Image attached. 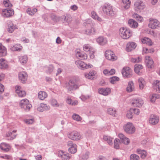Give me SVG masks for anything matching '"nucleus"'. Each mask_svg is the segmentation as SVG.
<instances>
[{"label": "nucleus", "mask_w": 160, "mask_h": 160, "mask_svg": "<svg viewBox=\"0 0 160 160\" xmlns=\"http://www.w3.org/2000/svg\"><path fill=\"white\" fill-rule=\"evenodd\" d=\"M101 8L103 12L108 16L112 17L114 15L115 13L113 7L110 3H105L101 6Z\"/></svg>", "instance_id": "obj_1"}, {"label": "nucleus", "mask_w": 160, "mask_h": 160, "mask_svg": "<svg viewBox=\"0 0 160 160\" xmlns=\"http://www.w3.org/2000/svg\"><path fill=\"white\" fill-rule=\"evenodd\" d=\"M119 34L122 38L124 39H127L131 36L132 32L129 29L126 27H123L120 28Z\"/></svg>", "instance_id": "obj_2"}, {"label": "nucleus", "mask_w": 160, "mask_h": 160, "mask_svg": "<svg viewBox=\"0 0 160 160\" xmlns=\"http://www.w3.org/2000/svg\"><path fill=\"white\" fill-rule=\"evenodd\" d=\"M123 129L127 133L132 134L135 131V128L132 123L128 122L123 126Z\"/></svg>", "instance_id": "obj_3"}, {"label": "nucleus", "mask_w": 160, "mask_h": 160, "mask_svg": "<svg viewBox=\"0 0 160 160\" xmlns=\"http://www.w3.org/2000/svg\"><path fill=\"white\" fill-rule=\"evenodd\" d=\"M134 10L135 11L141 12L143 10L145 7V5L144 2L141 0H137L134 3Z\"/></svg>", "instance_id": "obj_4"}, {"label": "nucleus", "mask_w": 160, "mask_h": 160, "mask_svg": "<svg viewBox=\"0 0 160 160\" xmlns=\"http://www.w3.org/2000/svg\"><path fill=\"white\" fill-rule=\"evenodd\" d=\"M68 136L69 139L74 141L80 140L82 138L80 134L75 131L69 132L68 134Z\"/></svg>", "instance_id": "obj_5"}, {"label": "nucleus", "mask_w": 160, "mask_h": 160, "mask_svg": "<svg viewBox=\"0 0 160 160\" xmlns=\"http://www.w3.org/2000/svg\"><path fill=\"white\" fill-rule=\"evenodd\" d=\"M78 81L76 78L71 79L67 84V87L68 91H70L73 89H76L78 87L77 84Z\"/></svg>", "instance_id": "obj_6"}, {"label": "nucleus", "mask_w": 160, "mask_h": 160, "mask_svg": "<svg viewBox=\"0 0 160 160\" xmlns=\"http://www.w3.org/2000/svg\"><path fill=\"white\" fill-rule=\"evenodd\" d=\"M19 105L22 108L26 111H29L32 107V105L29 103V101L26 99L22 100L20 102Z\"/></svg>", "instance_id": "obj_7"}, {"label": "nucleus", "mask_w": 160, "mask_h": 160, "mask_svg": "<svg viewBox=\"0 0 160 160\" xmlns=\"http://www.w3.org/2000/svg\"><path fill=\"white\" fill-rule=\"evenodd\" d=\"M75 64L80 69H85L92 68V65L90 64H87L83 62L80 60H77L75 62Z\"/></svg>", "instance_id": "obj_8"}, {"label": "nucleus", "mask_w": 160, "mask_h": 160, "mask_svg": "<svg viewBox=\"0 0 160 160\" xmlns=\"http://www.w3.org/2000/svg\"><path fill=\"white\" fill-rule=\"evenodd\" d=\"M67 145L68 147V152L72 153L74 154L77 151V145L72 141H68L67 142Z\"/></svg>", "instance_id": "obj_9"}, {"label": "nucleus", "mask_w": 160, "mask_h": 160, "mask_svg": "<svg viewBox=\"0 0 160 160\" xmlns=\"http://www.w3.org/2000/svg\"><path fill=\"white\" fill-rule=\"evenodd\" d=\"M149 27L153 29H155L160 26L159 22L156 19L150 18L149 19Z\"/></svg>", "instance_id": "obj_10"}, {"label": "nucleus", "mask_w": 160, "mask_h": 160, "mask_svg": "<svg viewBox=\"0 0 160 160\" xmlns=\"http://www.w3.org/2000/svg\"><path fill=\"white\" fill-rule=\"evenodd\" d=\"M105 55L106 58L109 60L113 61L117 59V56L111 51H106Z\"/></svg>", "instance_id": "obj_11"}, {"label": "nucleus", "mask_w": 160, "mask_h": 160, "mask_svg": "<svg viewBox=\"0 0 160 160\" xmlns=\"http://www.w3.org/2000/svg\"><path fill=\"white\" fill-rule=\"evenodd\" d=\"M159 119L158 116L154 115H151L149 118V123L152 125L157 124L159 121Z\"/></svg>", "instance_id": "obj_12"}, {"label": "nucleus", "mask_w": 160, "mask_h": 160, "mask_svg": "<svg viewBox=\"0 0 160 160\" xmlns=\"http://www.w3.org/2000/svg\"><path fill=\"white\" fill-rule=\"evenodd\" d=\"M18 78L22 83H26L28 78V74L25 72H20L18 73Z\"/></svg>", "instance_id": "obj_13"}, {"label": "nucleus", "mask_w": 160, "mask_h": 160, "mask_svg": "<svg viewBox=\"0 0 160 160\" xmlns=\"http://www.w3.org/2000/svg\"><path fill=\"white\" fill-rule=\"evenodd\" d=\"M145 62L147 67L148 68H152L153 67V61L152 58L149 56H145Z\"/></svg>", "instance_id": "obj_14"}, {"label": "nucleus", "mask_w": 160, "mask_h": 160, "mask_svg": "<svg viewBox=\"0 0 160 160\" xmlns=\"http://www.w3.org/2000/svg\"><path fill=\"white\" fill-rule=\"evenodd\" d=\"M16 92L18 96L20 97H23L26 95V92L23 90L19 86H16L15 87Z\"/></svg>", "instance_id": "obj_15"}, {"label": "nucleus", "mask_w": 160, "mask_h": 160, "mask_svg": "<svg viewBox=\"0 0 160 160\" xmlns=\"http://www.w3.org/2000/svg\"><path fill=\"white\" fill-rule=\"evenodd\" d=\"M122 73L124 77L129 78L131 76L132 70L129 67H125L123 68Z\"/></svg>", "instance_id": "obj_16"}, {"label": "nucleus", "mask_w": 160, "mask_h": 160, "mask_svg": "<svg viewBox=\"0 0 160 160\" xmlns=\"http://www.w3.org/2000/svg\"><path fill=\"white\" fill-rule=\"evenodd\" d=\"M14 14V11L13 10L9 9H5L2 11V15L4 17L8 18L10 17Z\"/></svg>", "instance_id": "obj_17"}, {"label": "nucleus", "mask_w": 160, "mask_h": 160, "mask_svg": "<svg viewBox=\"0 0 160 160\" xmlns=\"http://www.w3.org/2000/svg\"><path fill=\"white\" fill-rule=\"evenodd\" d=\"M144 102L140 98H137L133 99L132 102V104L135 107H140L143 104Z\"/></svg>", "instance_id": "obj_18"}, {"label": "nucleus", "mask_w": 160, "mask_h": 160, "mask_svg": "<svg viewBox=\"0 0 160 160\" xmlns=\"http://www.w3.org/2000/svg\"><path fill=\"white\" fill-rule=\"evenodd\" d=\"M50 108L49 105L43 103H41L38 108L37 110L40 112H42L45 110H49Z\"/></svg>", "instance_id": "obj_19"}, {"label": "nucleus", "mask_w": 160, "mask_h": 160, "mask_svg": "<svg viewBox=\"0 0 160 160\" xmlns=\"http://www.w3.org/2000/svg\"><path fill=\"white\" fill-rule=\"evenodd\" d=\"M98 92L104 96H107L111 92V90L109 88H101L99 89Z\"/></svg>", "instance_id": "obj_20"}, {"label": "nucleus", "mask_w": 160, "mask_h": 160, "mask_svg": "<svg viewBox=\"0 0 160 160\" xmlns=\"http://www.w3.org/2000/svg\"><path fill=\"white\" fill-rule=\"evenodd\" d=\"M137 46L136 43L133 42H129L126 45V50L127 52H130L134 49Z\"/></svg>", "instance_id": "obj_21"}, {"label": "nucleus", "mask_w": 160, "mask_h": 160, "mask_svg": "<svg viewBox=\"0 0 160 160\" xmlns=\"http://www.w3.org/2000/svg\"><path fill=\"white\" fill-rule=\"evenodd\" d=\"M16 130H13L12 132H8L7 133L6 136L8 140H12L15 138L17 135L16 134Z\"/></svg>", "instance_id": "obj_22"}, {"label": "nucleus", "mask_w": 160, "mask_h": 160, "mask_svg": "<svg viewBox=\"0 0 160 160\" xmlns=\"http://www.w3.org/2000/svg\"><path fill=\"white\" fill-rule=\"evenodd\" d=\"M76 55L77 58L79 59L84 60L87 58V55L84 52H81L79 50H77L76 51Z\"/></svg>", "instance_id": "obj_23"}, {"label": "nucleus", "mask_w": 160, "mask_h": 160, "mask_svg": "<svg viewBox=\"0 0 160 160\" xmlns=\"http://www.w3.org/2000/svg\"><path fill=\"white\" fill-rule=\"evenodd\" d=\"M58 154L62 158L66 160L69 159L71 156L70 154L65 152L63 151H59Z\"/></svg>", "instance_id": "obj_24"}, {"label": "nucleus", "mask_w": 160, "mask_h": 160, "mask_svg": "<svg viewBox=\"0 0 160 160\" xmlns=\"http://www.w3.org/2000/svg\"><path fill=\"white\" fill-rule=\"evenodd\" d=\"M19 62L22 65L26 64L28 60V58L27 55L20 56L18 57Z\"/></svg>", "instance_id": "obj_25"}, {"label": "nucleus", "mask_w": 160, "mask_h": 160, "mask_svg": "<svg viewBox=\"0 0 160 160\" xmlns=\"http://www.w3.org/2000/svg\"><path fill=\"white\" fill-rule=\"evenodd\" d=\"M134 90V86L133 82L132 81H129L126 88V91L128 92H132Z\"/></svg>", "instance_id": "obj_26"}, {"label": "nucleus", "mask_w": 160, "mask_h": 160, "mask_svg": "<svg viewBox=\"0 0 160 160\" xmlns=\"http://www.w3.org/2000/svg\"><path fill=\"white\" fill-rule=\"evenodd\" d=\"M96 41L99 44L102 45L106 44L107 42L106 38L102 36L99 37L97 38Z\"/></svg>", "instance_id": "obj_27"}, {"label": "nucleus", "mask_w": 160, "mask_h": 160, "mask_svg": "<svg viewBox=\"0 0 160 160\" xmlns=\"http://www.w3.org/2000/svg\"><path fill=\"white\" fill-rule=\"evenodd\" d=\"M131 4V2L129 0H122V6L123 8L127 9L129 8Z\"/></svg>", "instance_id": "obj_28"}, {"label": "nucleus", "mask_w": 160, "mask_h": 160, "mask_svg": "<svg viewBox=\"0 0 160 160\" xmlns=\"http://www.w3.org/2000/svg\"><path fill=\"white\" fill-rule=\"evenodd\" d=\"M0 148L4 151L7 152L10 149V146L8 144L5 143H2L0 144Z\"/></svg>", "instance_id": "obj_29"}, {"label": "nucleus", "mask_w": 160, "mask_h": 160, "mask_svg": "<svg viewBox=\"0 0 160 160\" xmlns=\"http://www.w3.org/2000/svg\"><path fill=\"white\" fill-rule=\"evenodd\" d=\"M96 74V72L94 71H92L89 72H86L84 74V76L86 78L92 79L94 78V76L95 74Z\"/></svg>", "instance_id": "obj_30"}, {"label": "nucleus", "mask_w": 160, "mask_h": 160, "mask_svg": "<svg viewBox=\"0 0 160 160\" xmlns=\"http://www.w3.org/2000/svg\"><path fill=\"white\" fill-rule=\"evenodd\" d=\"M128 24L129 26L132 28H136L138 26V22L132 19H130L128 20Z\"/></svg>", "instance_id": "obj_31"}, {"label": "nucleus", "mask_w": 160, "mask_h": 160, "mask_svg": "<svg viewBox=\"0 0 160 160\" xmlns=\"http://www.w3.org/2000/svg\"><path fill=\"white\" fill-rule=\"evenodd\" d=\"M139 88L140 89H143L146 85L145 81L143 78H140L138 79Z\"/></svg>", "instance_id": "obj_32"}, {"label": "nucleus", "mask_w": 160, "mask_h": 160, "mask_svg": "<svg viewBox=\"0 0 160 160\" xmlns=\"http://www.w3.org/2000/svg\"><path fill=\"white\" fill-rule=\"evenodd\" d=\"M90 152L87 151L81 154L79 156V158L81 160H87L89 157Z\"/></svg>", "instance_id": "obj_33"}, {"label": "nucleus", "mask_w": 160, "mask_h": 160, "mask_svg": "<svg viewBox=\"0 0 160 160\" xmlns=\"http://www.w3.org/2000/svg\"><path fill=\"white\" fill-rule=\"evenodd\" d=\"M8 67L7 62L3 58L0 59V68L1 69L6 68Z\"/></svg>", "instance_id": "obj_34"}, {"label": "nucleus", "mask_w": 160, "mask_h": 160, "mask_svg": "<svg viewBox=\"0 0 160 160\" xmlns=\"http://www.w3.org/2000/svg\"><path fill=\"white\" fill-rule=\"evenodd\" d=\"M153 87L158 92H160V81L158 80L155 81L154 82Z\"/></svg>", "instance_id": "obj_35"}, {"label": "nucleus", "mask_w": 160, "mask_h": 160, "mask_svg": "<svg viewBox=\"0 0 160 160\" xmlns=\"http://www.w3.org/2000/svg\"><path fill=\"white\" fill-rule=\"evenodd\" d=\"M47 93L44 91H40L38 94V98L41 100H43L47 97Z\"/></svg>", "instance_id": "obj_36"}, {"label": "nucleus", "mask_w": 160, "mask_h": 160, "mask_svg": "<svg viewBox=\"0 0 160 160\" xmlns=\"http://www.w3.org/2000/svg\"><path fill=\"white\" fill-rule=\"evenodd\" d=\"M10 50L13 51H19L21 50L22 49V47L20 44H16L10 48Z\"/></svg>", "instance_id": "obj_37"}, {"label": "nucleus", "mask_w": 160, "mask_h": 160, "mask_svg": "<svg viewBox=\"0 0 160 160\" xmlns=\"http://www.w3.org/2000/svg\"><path fill=\"white\" fill-rule=\"evenodd\" d=\"M141 41L142 43L146 44L150 46H152V44L151 40L148 38L144 37L142 39Z\"/></svg>", "instance_id": "obj_38"}, {"label": "nucleus", "mask_w": 160, "mask_h": 160, "mask_svg": "<svg viewBox=\"0 0 160 160\" xmlns=\"http://www.w3.org/2000/svg\"><path fill=\"white\" fill-rule=\"evenodd\" d=\"M137 152L138 154H141V157L142 158H144L147 156L146 152L144 150L138 149Z\"/></svg>", "instance_id": "obj_39"}, {"label": "nucleus", "mask_w": 160, "mask_h": 160, "mask_svg": "<svg viewBox=\"0 0 160 160\" xmlns=\"http://www.w3.org/2000/svg\"><path fill=\"white\" fill-rule=\"evenodd\" d=\"M54 69L53 66L52 65H50L48 67H45L44 68V70L48 74L51 73Z\"/></svg>", "instance_id": "obj_40"}, {"label": "nucleus", "mask_w": 160, "mask_h": 160, "mask_svg": "<svg viewBox=\"0 0 160 160\" xmlns=\"http://www.w3.org/2000/svg\"><path fill=\"white\" fill-rule=\"evenodd\" d=\"M86 33L88 35H93L95 34L96 30L93 28H91L88 29L85 31Z\"/></svg>", "instance_id": "obj_41"}, {"label": "nucleus", "mask_w": 160, "mask_h": 160, "mask_svg": "<svg viewBox=\"0 0 160 160\" xmlns=\"http://www.w3.org/2000/svg\"><path fill=\"white\" fill-rule=\"evenodd\" d=\"M91 15L92 18L93 19L97 20L99 22L102 21V19L97 15L95 11H92L91 12Z\"/></svg>", "instance_id": "obj_42"}, {"label": "nucleus", "mask_w": 160, "mask_h": 160, "mask_svg": "<svg viewBox=\"0 0 160 160\" xmlns=\"http://www.w3.org/2000/svg\"><path fill=\"white\" fill-rule=\"evenodd\" d=\"M132 16L134 18H136L140 22H142L143 20V17L136 13H133L132 14Z\"/></svg>", "instance_id": "obj_43"}, {"label": "nucleus", "mask_w": 160, "mask_h": 160, "mask_svg": "<svg viewBox=\"0 0 160 160\" xmlns=\"http://www.w3.org/2000/svg\"><path fill=\"white\" fill-rule=\"evenodd\" d=\"M26 11L29 15L32 16L37 11V10L36 8L31 9L29 8L27 9Z\"/></svg>", "instance_id": "obj_44"}, {"label": "nucleus", "mask_w": 160, "mask_h": 160, "mask_svg": "<svg viewBox=\"0 0 160 160\" xmlns=\"http://www.w3.org/2000/svg\"><path fill=\"white\" fill-rule=\"evenodd\" d=\"M103 140L106 141L109 145L112 143V138L109 136L104 135L103 136Z\"/></svg>", "instance_id": "obj_45"}, {"label": "nucleus", "mask_w": 160, "mask_h": 160, "mask_svg": "<svg viewBox=\"0 0 160 160\" xmlns=\"http://www.w3.org/2000/svg\"><path fill=\"white\" fill-rule=\"evenodd\" d=\"M143 66L139 64H136L135 65L134 71L135 72L137 73H138L140 72V70L142 69Z\"/></svg>", "instance_id": "obj_46"}, {"label": "nucleus", "mask_w": 160, "mask_h": 160, "mask_svg": "<svg viewBox=\"0 0 160 160\" xmlns=\"http://www.w3.org/2000/svg\"><path fill=\"white\" fill-rule=\"evenodd\" d=\"M6 49L3 46H2L0 48V57L5 56L6 54Z\"/></svg>", "instance_id": "obj_47"}, {"label": "nucleus", "mask_w": 160, "mask_h": 160, "mask_svg": "<svg viewBox=\"0 0 160 160\" xmlns=\"http://www.w3.org/2000/svg\"><path fill=\"white\" fill-rule=\"evenodd\" d=\"M17 28V27L14 25V24L12 23L8 26V31L10 33H12L14 30Z\"/></svg>", "instance_id": "obj_48"}, {"label": "nucleus", "mask_w": 160, "mask_h": 160, "mask_svg": "<svg viewBox=\"0 0 160 160\" xmlns=\"http://www.w3.org/2000/svg\"><path fill=\"white\" fill-rule=\"evenodd\" d=\"M159 95L158 94H153L150 97V101L152 102H155L156 99L159 98Z\"/></svg>", "instance_id": "obj_49"}, {"label": "nucleus", "mask_w": 160, "mask_h": 160, "mask_svg": "<svg viewBox=\"0 0 160 160\" xmlns=\"http://www.w3.org/2000/svg\"><path fill=\"white\" fill-rule=\"evenodd\" d=\"M93 48L89 44L84 45L83 46V49L86 52L90 51L92 50Z\"/></svg>", "instance_id": "obj_50"}, {"label": "nucleus", "mask_w": 160, "mask_h": 160, "mask_svg": "<svg viewBox=\"0 0 160 160\" xmlns=\"http://www.w3.org/2000/svg\"><path fill=\"white\" fill-rule=\"evenodd\" d=\"M50 102L51 105L53 107H57L59 106V103H58L57 101L54 99H52L51 100Z\"/></svg>", "instance_id": "obj_51"}, {"label": "nucleus", "mask_w": 160, "mask_h": 160, "mask_svg": "<svg viewBox=\"0 0 160 160\" xmlns=\"http://www.w3.org/2000/svg\"><path fill=\"white\" fill-rule=\"evenodd\" d=\"M62 18L65 22H66L68 23H69L71 20V16L69 15H67L66 16H63Z\"/></svg>", "instance_id": "obj_52"}, {"label": "nucleus", "mask_w": 160, "mask_h": 160, "mask_svg": "<svg viewBox=\"0 0 160 160\" xmlns=\"http://www.w3.org/2000/svg\"><path fill=\"white\" fill-rule=\"evenodd\" d=\"M72 118L73 120L77 121H80L82 119V118L78 115L75 113L72 115Z\"/></svg>", "instance_id": "obj_53"}, {"label": "nucleus", "mask_w": 160, "mask_h": 160, "mask_svg": "<svg viewBox=\"0 0 160 160\" xmlns=\"http://www.w3.org/2000/svg\"><path fill=\"white\" fill-rule=\"evenodd\" d=\"M139 157L138 155L135 154H132L130 156V160H139Z\"/></svg>", "instance_id": "obj_54"}, {"label": "nucleus", "mask_w": 160, "mask_h": 160, "mask_svg": "<svg viewBox=\"0 0 160 160\" xmlns=\"http://www.w3.org/2000/svg\"><path fill=\"white\" fill-rule=\"evenodd\" d=\"M108 112L112 116H115L116 113V111L115 109L112 108H109L107 110Z\"/></svg>", "instance_id": "obj_55"}, {"label": "nucleus", "mask_w": 160, "mask_h": 160, "mask_svg": "<svg viewBox=\"0 0 160 160\" xmlns=\"http://www.w3.org/2000/svg\"><path fill=\"white\" fill-rule=\"evenodd\" d=\"M3 3L6 7L11 8L12 6V4L10 2L9 0H4Z\"/></svg>", "instance_id": "obj_56"}, {"label": "nucleus", "mask_w": 160, "mask_h": 160, "mask_svg": "<svg viewBox=\"0 0 160 160\" xmlns=\"http://www.w3.org/2000/svg\"><path fill=\"white\" fill-rule=\"evenodd\" d=\"M119 80V78L117 77H112L110 78V82L112 84H114L116 81H118Z\"/></svg>", "instance_id": "obj_57"}, {"label": "nucleus", "mask_w": 160, "mask_h": 160, "mask_svg": "<svg viewBox=\"0 0 160 160\" xmlns=\"http://www.w3.org/2000/svg\"><path fill=\"white\" fill-rule=\"evenodd\" d=\"M142 60L141 58L138 57L136 58H131V61L134 63H138L140 62Z\"/></svg>", "instance_id": "obj_58"}, {"label": "nucleus", "mask_w": 160, "mask_h": 160, "mask_svg": "<svg viewBox=\"0 0 160 160\" xmlns=\"http://www.w3.org/2000/svg\"><path fill=\"white\" fill-rule=\"evenodd\" d=\"M119 140L118 139H116L114 141V147L116 149L119 148Z\"/></svg>", "instance_id": "obj_59"}, {"label": "nucleus", "mask_w": 160, "mask_h": 160, "mask_svg": "<svg viewBox=\"0 0 160 160\" xmlns=\"http://www.w3.org/2000/svg\"><path fill=\"white\" fill-rule=\"evenodd\" d=\"M34 120L33 118L31 119H25L24 120V122L28 124H32L34 122Z\"/></svg>", "instance_id": "obj_60"}, {"label": "nucleus", "mask_w": 160, "mask_h": 160, "mask_svg": "<svg viewBox=\"0 0 160 160\" xmlns=\"http://www.w3.org/2000/svg\"><path fill=\"white\" fill-rule=\"evenodd\" d=\"M133 115V113L132 111H131V109L128 112L127 114V117L129 119L132 118Z\"/></svg>", "instance_id": "obj_61"}, {"label": "nucleus", "mask_w": 160, "mask_h": 160, "mask_svg": "<svg viewBox=\"0 0 160 160\" xmlns=\"http://www.w3.org/2000/svg\"><path fill=\"white\" fill-rule=\"evenodd\" d=\"M95 52V50L93 48L92 49V50H91L89 51V56L91 58L93 59L94 58L95 56L94 55V53Z\"/></svg>", "instance_id": "obj_62"}, {"label": "nucleus", "mask_w": 160, "mask_h": 160, "mask_svg": "<svg viewBox=\"0 0 160 160\" xmlns=\"http://www.w3.org/2000/svg\"><path fill=\"white\" fill-rule=\"evenodd\" d=\"M122 142L124 144L127 145L129 143L130 141L128 138L125 137L123 139V140H122Z\"/></svg>", "instance_id": "obj_63"}, {"label": "nucleus", "mask_w": 160, "mask_h": 160, "mask_svg": "<svg viewBox=\"0 0 160 160\" xmlns=\"http://www.w3.org/2000/svg\"><path fill=\"white\" fill-rule=\"evenodd\" d=\"M90 96L89 95H82L81 97H80V98L83 101H85L87 99L89 98Z\"/></svg>", "instance_id": "obj_64"}]
</instances>
